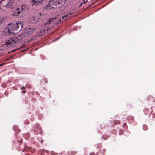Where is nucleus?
<instances>
[{
    "label": "nucleus",
    "instance_id": "nucleus-27",
    "mask_svg": "<svg viewBox=\"0 0 155 155\" xmlns=\"http://www.w3.org/2000/svg\"><path fill=\"white\" fill-rule=\"evenodd\" d=\"M43 141V140L41 141V143H42Z\"/></svg>",
    "mask_w": 155,
    "mask_h": 155
},
{
    "label": "nucleus",
    "instance_id": "nucleus-4",
    "mask_svg": "<svg viewBox=\"0 0 155 155\" xmlns=\"http://www.w3.org/2000/svg\"><path fill=\"white\" fill-rule=\"evenodd\" d=\"M7 8H13L14 5L13 0H2L0 2V8L1 5Z\"/></svg>",
    "mask_w": 155,
    "mask_h": 155
},
{
    "label": "nucleus",
    "instance_id": "nucleus-6",
    "mask_svg": "<svg viewBox=\"0 0 155 155\" xmlns=\"http://www.w3.org/2000/svg\"><path fill=\"white\" fill-rule=\"evenodd\" d=\"M19 8L22 15H23V14L27 13L28 11L27 6L25 5L21 6L20 7H19Z\"/></svg>",
    "mask_w": 155,
    "mask_h": 155
},
{
    "label": "nucleus",
    "instance_id": "nucleus-21",
    "mask_svg": "<svg viewBox=\"0 0 155 155\" xmlns=\"http://www.w3.org/2000/svg\"><path fill=\"white\" fill-rule=\"evenodd\" d=\"M4 65V64H0V66H1Z\"/></svg>",
    "mask_w": 155,
    "mask_h": 155
},
{
    "label": "nucleus",
    "instance_id": "nucleus-1",
    "mask_svg": "<svg viewBox=\"0 0 155 155\" xmlns=\"http://www.w3.org/2000/svg\"><path fill=\"white\" fill-rule=\"evenodd\" d=\"M22 40L21 35L14 36L11 37L5 43V45L10 47H15Z\"/></svg>",
    "mask_w": 155,
    "mask_h": 155
},
{
    "label": "nucleus",
    "instance_id": "nucleus-8",
    "mask_svg": "<svg viewBox=\"0 0 155 155\" xmlns=\"http://www.w3.org/2000/svg\"><path fill=\"white\" fill-rule=\"evenodd\" d=\"M36 30V28H29L27 29V32L29 35L31 34L32 33L35 31Z\"/></svg>",
    "mask_w": 155,
    "mask_h": 155
},
{
    "label": "nucleus",
    "instance_id": "nucleus-2",
    "mask_svg": "<svg viewBox=\"0 0 155 155\" xmlns=\"http://www.w3.org/2000/svg\"><path fill=\"white\" fill-rule=\"evenodd\" d=\"M19 26H22L21 23H16V24H10L6 27L5 32H7L8 35L13 33V32L18 30Z\"/></svg>",
    "mask_w": 155,
    "mask_h": 155
},
{
    "label": "nucleus",
    "instance_id": "nucleus-14",
    "mask_svg": "<svg viewBox=\"0 0 155 155\" xmlns=\"http://www.w3.org/2000/svg\"><path fill=\"white\" fill-rule=\"evenodd\" d=\"M144 111L145 114H147L149 112V109L147 108H146L144 109Z\"/></svg>",
    "mask_w": 155,
    "mask_h": 155
},
{
    "label": "nucleus",
    "instance_id": "nucleus-22",
    "mask_svg": "<svg viewBox=\"0 0 155 155\" xmlns=\"http://www.w3.org/2000/svg\"><path fill=\"white\" fill-rule=\"evenodd\" d=\"M72 14V13H71V12H70L69 13V14L68 15H71Z\"/></svg>",
    "mask_w": 155,
    "mask_h": 155
},
{
    "label": "nucleus",
    "instance_id": "nucleus-18",
    "mask_svg": "<svg viewBox=\"0 0 155 155\" xmlns=\"http://www.w3.org/2000/svg\"><path fill=\"white\" fill-rule=\"evenodd\" d=\"M26 87H25L23 86V87H21V90H23L25 89L26 88Z\"/></svg>",
    "mask_w": 155,
    "mask_h": 155
},
{
    "label": "nucleus",
    "instance_id": "nucleus-23",
    "mask_svg": "<svg viewBox=\"0 0 155 155\" xmlns=\"http://www.w3.org/2000/svg\"><path fill=\"white\" fill-rule=\"evenodd\" d=\"M154 114H152V116H153V117H154Z\"/></svg>",
    "mask_w": 155,
    "mask_h": 155
},
{
    "label": "nucleus",
    "instance_id": "nucleus-28",
    "mask_svg": "<svg viewBox=\"0 0 155 155\" xmlns=\"http://www.w3.org/2000/svg\"><path fill=\"white\" fill-rule=\"evenodd\" d=\"M50 28H48V29H49V30H50Z\"/></svg>",
    "mask_w": 155,
    "mask_h": 155
},
{
    "label": "nucleus",
    "instance_id": "nucleus-11",
    "mask_svg": "<svg viewBox=\"0 0 155 155\" xmlns=\"http://www.w3.org/2000/svg\"><path fill=\"white\" fill-rule=\"evenodd\" d=\"M68 14H65L62 17V19L64 20H66L68 16Z\"/></svg>",
    "mask_w": 155,
    "mask_h": 155
},
{
    "label": "nucleus",
    "instance_id": "nucleus-12",
    "mask_svg": "<svg viewBox=\"0 0 155 155\" xmlns=\"http://www.w3.org/2000/svg\"><path fill=\"white\" fill-rule=\"evenodd\" d=\"M45 31V30H44L43 31H41L40 32L38 33V35H37V36L38 37H41L42 35L43 34H44V31Z\"/></svg>",
    "mask_w": 155,
    "mask_h": 155
},
{
    "label": "nucleus",
    "instance_id": "nucleus-31",
    "mask_svg": "<svg viewBox=\"0 0 155 155\" xmlns=\"http://www.w3.org/2000/svg\"><path fill=\"white\" fill-rule=\"evenodd\" d=\"M82 5V4H80V5Z\"/></svg>",
    "mask_w": 155,
    "mask_h": 155
},
{
    "label": "nucleus",
    "instance_id": "nucleus-20",
    "mask_svg": "<svg viewBox=\"0 0 155 155\" xmlns=\"http://www.w3.org/2000/svg\"><path fill=\"white\" fill-rule=\"evenodd\" d=\"M26 92V91H22V93L23 94H25Z\"/></svg>",
    "mask_w": 155,
    "mask_h": 155
},
{
    "label": "nucleus",
    "instance_id": "nucleus-13",
    "mask_svg": "<svg viewBox=\"0 0 155 155\" xmlns=\"http://www.w3.org/2000/svg\"><path fill=\"white\" fill-rule=\"evenodd\" d=\"M113 122L114 125L120 123L119 121L118 120H114Z\"/></svg>",
    "mask_w": 155,
    "mask_h": 155
},
{
    "label": "nucleus",
    "instance_id": "nucleus-16",
    "mask_svg": "<svg viewBox=\"0 0 155 155\" xmlns=\"http://www.w3.org/2000/svg\"><path fill=\"white\" fill-rule=\"evenodd\" d=\"M124 133V131L122 130H120L119 132V134L120 135H122Z\"/></svg>",
    "mask_w": 155,
    "mask_h": 155
},
{
    "label": "nucleus",
    "instance_id": "nucleus-5",
    "mask_svg": "<svg viewBox=\"0 0 155 155\" xmlns=\"http://www.w3.org/2000/svg\"><path fill=\"white\" fill-rule=\"evenodd\" d=\"M47 0H38V1L37 2L35 0H33L31 2V5L32 6L34 5L37 6V5L39 4L38 3V2L39 4H42L44 2H46Z\"/></svg>",
    "mask_w": 155,
    "mask_h": 155
},
{
    "label": "nucleus",
    "instance_id": "nucleus-17",
    "mask_svg": "<svg viewBox=\"0 0 155 155\" xmlns=\"http://www.w3.org/2000/svg\"><path fill=\"white\" fill-rule=\"evenodd\" d=\"M35 17H34V16H33L31 18V19L34 20L35 21H35Z\"/></svg>",
    "mask_w": 155,
    "mask_h": 155
},
{
    "label": "nucleus",
    "instance_id": "nucleus-24",
    "mask_svg": "<svg viewBox=\"0 0 155 155\" xmlns=\"http://www.w3.org/2000/svg\"><path fill=\"white\" fill-rule=\"evenodd\" d=\"M22 139H21V140L20 141V142H22Z\"/></svg>",
    "mask_w": 155,
    "mask_h": 155
},
{
    "label": "nucleus",
    "instance_id": "nucleus-7",
    "mask_svg": "<svg viewBox=\"0 0 155 155\" xmlns=\"http://www.w3.org/2000/svg\"><path fill=\"white\" fill-rule=\"evenodd\" d=\"M20 14L21 15L19 7H18L14 11L13 15L14 16H18Z\"/></svg>",
    "mask_w": 155,
    "mask_h": 155
},
{
    "label": "nucleus",
    "instance_id": "nucleus-26",
    "mask_svg": "<svg viewBox=\"0 0 155 155\" xmlns=\"http://www.w3.org/2000/svg\"><path fill=\"white\" fill-rule=\"evenodd\" d=\"M15 50H13V51H13V52H14V51H15Z\"/></svg>",
    "mask_w": 155,
    "mask_h": 155
},
{
    "label": "nucleus",
    "instance_id": "nucleus-3",
    "mask_svg": "<svg viewBox=\"0 0 155 155\" xmlns=\"http://www.w3.org/2000/svg\"><path fill=\"white\" fill-rule=\"evenodd\" d=\"M66 0H50L49 2L50 6L48 7L49 9L56 8V6H58L59 5H61Z\"/></svg>",
    "mask_w": 155,
    "mask_h": 155
},
{
    "label": "nucleus",
    "instance_id": "nucleus-9",
    "mask_svg": "<svg viewBox=\"0 0 155 155\" xmlns=\"http://www.w3.org/2000/svg\"><path fill=\"white\" fill-rule=\"evenodd\" d=\"M54 20V19H53L52 20L51 19H50L48 22H46L45 23H44L42 26L45 27L46 26L49 25V24L51 23V22L53 21V20Z\"/></svg>",
    "mask_w": 155,
    "mask_h": 155
},
{
    "label": "nucleus",
    "instance_id": "nucleus-19",
    "mask_svg": "<svg viewBox=\"0 0 155 155\" xmlns=\"http://www.w3.org/2000/svg\"><path fill=\"white\" fill-rule=\"evenodd\" d=\"M27 49H24L23 50H22V51H21L22 52H24Z\"/></svg>",
    "mask_w": 155,
    "mask_h": 155
},
{
    "label": "nucleus",
    "instance_id": "nucleus-30",
    "mask_svg": "<svg viewBox=\"0 0 155 155\" xmlns=\"http://www.w3.org/2000/svg\"><path fill=\"white\" fill-rule=\"evenodd\" d=\"M69 18H70V17H71V16H69Z\"/></svg>",
    "mask_w": 155,
    "mask_h": 155
},
{
    "label": "nucleus",
    "instance_id": "nucleus-25",
    "mask_svg": "<svg viewBox=\"0 0 155 155\" xmlns=\"http://www.w3.org/2000/svg\"><path fill=\"white\" fill-rule=\"evenodd\" d=\"M31 86H29L28 88H31Z\"/></svg>",
    "mask_w": 155,
    "mask_h": 155
},
{
    "label": "nucleus",
    "instance_id": "nucleus-15",
    "mask_svg": "<svg viewBox=\"0 0 155 155\" xmlns=\"http://www.w3.org/2000/svg\"><path fill=\"white\" fill-rule=\"evenodd\" d=\"M4 22V19L3 18H0V25L2 24Z\"/></svg>",
    "mask_w": 155,
    "mask_h": 155
},
{
    "label": "nucleus",
    "instance_id": "nucleus-29",
    "mask_svg": "<svg viewBox=\"0 0 155 155\" xmlns=\"http://www.w3.org/2000/svg\"><path fill=\"white\" fill-rule=\"evenodd\" d=\"M41 13H40V15H41Z\"/></svg>",
    "mask_w": 155,
    "mask_h": 155
},
{
    "label": "nucleus",
    "instance_id": "nucleus-10",
    "mask_svg": "<svg viewBox=\"0 0 155 155\" xmlns=\"http://www.w3.org/2000/svg\"><path fill=\"white\" fill-rule=\"evenodd\" d=\"M77 153V152L75 151H71L69 152L68 155H74Z\"/></svg>",
    "mask_w": 155,
    "mask_h": 155
}]
</instances>
